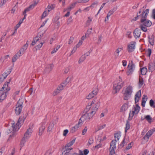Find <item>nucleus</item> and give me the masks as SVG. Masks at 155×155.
Masks as SVG:
<instances>
[{
    "mask_svg": "<svg viewBox=\"0 0 155 155\" xmlns=\"http://www.w3.org/2000/svg\"><path fill=\"white\" fill-rule=\"evenodd\" d=\"M100 105L99 100L96 98H95L91 102L88 103V105L84 110V114L80 119L83 121H89L95 114Z\"/></svg>",
    "mask_w": 155,
    "mask_h": 155,
    "instance_id": "obj_1",
    "label": "nucleus"
},
{
    "mask_svg": "<svg viewBox=\"0 0 155 155\" xmlns=\"http://www.w3.org/2000/svg\"><path fill=\"white\" fill-rule=\"evenodd\" d=\"M25 118H21V116L20 117L18 120L17 123L15 124L14 123H12V126H11L7 131L8 134L11 133L9 135V139L10 138H12L15 137L16 135V132L19 129L21 125L20 124L23 123Z\"/></svg>",
    "mask_w": 155,
    "mask_h": 155,
    "instance_id": "obj_2",
    "label": "nucleus"
},
{
    "mask_svg": "<svg viewBox=\"0 0 155 155\" xmlns=\"http://www.w3.org/2000/svg\"><path fill=\"white\" fill-rule=\"evenodd\" d=\"M149 9H147L143 11L141 14L140 15V21L141 24L146 27H150L152 25V22L148 20L147 19V17L149 13Z\"/></svg>",
    "mask_w": 155,
    "mask_h": 155,
    "instance_id": "obj_3",
    "label": "nucleus"
},
{
    "mask_svg": "<svg viewBox=\"0 0 155 155\" xmlns=\"http://www.w3.org/2000/svg\"><path fill=\"white\" fill-rule=\"evenodd\" d=\"M114 81L113 87V92L114 94L118 92L120 90L123 86L124 82L122 79L120 78Z\"/></svg>",
    "mask_w": 155,
    "mask_h": 155,
    "instance_id": "obj_4",
    "label": "nucleus"
},
{
    "mask_svg": "<svg viewBox=\"0 0 155 155\" xmlns=\"http://www.w3.org/2000/svg\"><path fill=\"white\" fill-rule=\"evenodd\" d=\"M32 132V130L31 128H29L26 131L24 134V137L21 141L20 144V147L21 148L20 149L24 146L27 140L30 137Z\"/></svg>",
    "mask_w": 155,
    "mask_h": 155,
    "instance_id": "obj_5",
    "label": "nucleus"
},
{
    "mask_svg": "<svg viewBox=\"0 0 155 155\" xmlns=\"http://www.w3.org/2000/svg\"><path fill=\"white\" fill-rule=\"evenodd\" d=\"M10 82L5 84L2 88L0 90V100L3 101L5 99L6 97V93L10 90L9 88H8V85Z\"/></svg>",
    "mask_w": 155,
    "mask_h": 155,
    "instance_id": "obj_6",
    "label": "nucleus"
},
{
    "mask_svg": "<svg viewBox=\"0 0 155 155\" xmlns=\"http://www.w3.org/2000/svg\"><path fill=\"white\" fill-rule=\"evenodd\" d=\"M132 92V88L130 86H128L123 91L124 99V100H128L131 96Z\"/></svg>",
    "mask_w": 155,
    "mask_h": 155,
    "instance_id": "obj_7",
    "label": "nucleus"
},
{
    "mask_svg": "<svg viewBox=\"0 0 155 155\" xmlns=\"http://www.w3.org/2000/svg\"><path fill=\"white\" fill-rule=\"evenodd\" d=\"M21 101V100H19L16 105L15 111V113L17 115H19L20 114L22 110L23 102Z\"/></svg>",
    "mask_w": 155,
    "mask_h": 155,
    "instance_id": "obj_8",
    "label": "nucleus"
},
{
    "mask_svg": "<svg viewBox=\"0 0 155 155\" xmlns=\"http://www.w3.org/2000/svg\"><path fill=\"white\" fill-rule=\"evenodd\" d=\"M135 65L132 61L131 63L129 64L128 65L127 74L128 75L131 74L135 70Z\"/></svg>",
    "mask_w": 155,
    "mask_h": 155,
    "instance_id": "obj_9",
    "label": "nucleus"
},
{
    "mask_svg": "<svg viewBox=\"0 0 155 155\" xmlns=\"http://www.w3.org/2000/svg\"><path fill=\"white\" fill-rule=\"evenodd\" d=\"M116 140H112L110 144L109 155H115L114 149L116 148Z\"/></svg>",
    "mask_w": 155,
    "mask_h": 155,
    "instance_id": "obj_10",
    "label": "nucleus"
},
{
    "mask_svg": "<svg viewBox=\"0 0 155 155\" xmlns=\"http://www.w3.org/2000/svg\"><path fill=\"white\" fill-rule=\"evenodd\" d=\"M136 42L134 41H131L129 44L127 46V50L129 52L133 51L135 48Z\"/></svg>",
    "mask_w": 155,
    "mask_h": 155,
    "instance_id": "obj_11",
    "label": "nucleus"
},
{
    "mask_svg": "<svg viewBox=\"0 0 155 155\" xmlns=\"http://www.w3.org/2000/svg\"><path fill=\"white\" fill-rule=\"evenodd\" d=\"M98 91V89L97 88H94L92 92L89 93L88 95L86 97V98L88 99H91L97 94Z\"/></svg>",
    "mask_w": 155,
    "mask_h": 155,
    "instance_id": "obj_12",
    "label": "nucleus"
},
{
    "mask_svg": "<svg viewBox=\"0 0 155 155\" xmlns=\"http://www.w3.org/2000/svg\"><path fill=\"white\" fill-rule=\"evenodd\" d=\"M155 131V128L149 130L146 134L144 136L143 139L144 140H148L149 137L152 135L153 132Z\"/></svg>",
    "mask_w": 155,
    "mask_h": 155,
    "instance_id": "obj_13",
    "label": "nucleus"
},
{
    "mask_svg": "<svg viewBox=\"0 0 155 155\" xmlns=\"http://www.w3.org/2000/svg\"><path fill=\"white\" fill-rule=\"evenodd\" d=\"M45 124L44 123H42L39 128L38 135L39 136L42 135L45 128Z\"/></svg>",
    "mask_w": 155,
    "mask_h": 155,
    "instance_id": "obj_14",
    "label": "nucleus"
},
{
    "mask_svg": "<svg viewBox=\"0 0 155 155\" xmlns=\"http://www.w3.org/2000/svg\"><path fill=\"white\" fill-rule=\"evenodd\" d=\"M56 124V123L53 121H51L48 127L47 132H51L52 130L54 127V125Z\"/></svg>",
    "mask_w": 155,
    "mask_h": 155,
    "instance_id": "obj_15",
    "label": "nucleus"
},
{
    "mask_svg": "<svg viewBox=\"0 0 155 155\" xmlns=\"http://www.w3.org/2000/svg\"><path fill=\"white\" fill-rule=\"evenodd\" d=\"M54 67V65L52 64H47L45 70V72L49 73L53 69Z\"/></svg>",
    "mask_w": 155,
    "mask_h": 155,
    "instance_id": "obj_16",
    "label": "nucleus"
},
{
    "mask_svg": "<svg viewBox=\"0 0 155 155\" xmlns=\"http://www.w3.org/2000/svg\"><path fill=\"white\" fill-rule=\"evenodd\" d=\"M141 34L140 30L137 28H136L134 32V36L136 38L140 37Z\"/></svg>",
    "mask_w": 155,
    "mask_h": 155,
    "instance_id": "obj_17",
    "label": "nucleus"
},
{
    "mask_svg": "<svg viewBox=\"0 0 155 155\" xmlns=\"http://www.w3.org/2000/svg\"><path fill=\"white\" fill-rule=\"evenodd\" d=\"M148 70L149 72H151L155 70V62H151L149 64Z\"/></svg>",
    "mask_w": 155,
    "mask_h": 155,
    "instance_id": "obj_18",
    "label": "nucleus"
},
{
    "mask_svg": "<svg viewBox=\"0 0 155 155\" xmlns=\"http://www.w3.org/2000/svg\"><path fill=\"white\" fill-rule=\"evenodd\" d=\"M141 97V91L139 90L137 92L135 97V103L138 102L139 101L140 98Z\"/></svg>",
    "mask_w": 155,
    "mask_h": 155,
    "instance_id": "obj_19",
    "label": "nucleus"
},
{
    "mask_svg": "<svg viewBox=\"0 0 155 155\" xmlns=\"http://www.w3.org/2000/svg\"><path fill=\"white\" fill-rule=\"evenodd\" d=\"M117 9V7L114 8L110 10L108 12L107 18V20L109 19V17L111 15H113Z\"/></svg>",
    "mask_w": 155,
    "mask_h": 155,
    "instance_id": "obj_20",
    "label": "nucleus"
},
{
    "mask_svg": "<svg viewBox=\"0 0 155 155\" xmlns=\"http://www.w3.org/2000/svg\"><path fill=\"white\" fill-rule=\"evenodd\" d=\"M128 142V140L127 139H124L121 143L119 145V147L120 148H121L123 147L125 145L127 144Z\"/></svg>",
    "mask_w": 155,
    "mask_h": 155,
    "instance_id": "obj_21",
    "label": "nucleus"
},
{
    "mask_svg": "<svg viewBox=\"0 0 155 155\" xmlns=\"http://www.w3.org/2000/svg\"><path fill=\"white\" fill-rule=\"evenodd\" d=\"M67 84V83L66 82L62 83L58 86L57 89L59 90V91H60L64 89V88L66 86Z\"/></svg>",
    "mask_w": 155,
    "mask_h": 155,
    "instance_id": "obj_22",
    "label": "nucleus"
},
{
    "mask_svg": "<svg viewBox=\"0 0 155 155\" xmlns=\"http://www.w3.org/2000/svg\"><path fill=\"white\" fill-rule=\"evenodd\" d=\"M149 41L150 44L153 46L154 44V36L153 35H152L150 37V36L148 37Z\"/></svg>",
    "mask_w": 155,
    "mask_h": 155,
    "instance_id": "obj_23",
    "label": "nucleus"
},
{
    "mask_svg": "<svg viewBox=\"0 0 155 155\" xmlns=\"http://www.w3.org/2000/svg\"><path fill=\"white\" fill-rule=\"evenodd\" d=\"M65 150L62 153V155H64L70 153V151L73 149V148H68V147H65L64 148Z\"/></svg>",
    "mask_w": 155,
    "mask_h": 155,
    "instance_id": "obj_24",
    "label": "nucleus"
},
{
    "mask_svg": "<svg viewBox=\"0 0 155 155\" xmlns=\"http://www.w3.org/2000/svg\"><path fill=\"white\" fill-rule=\"evenodd\" d=\"M76 138L74 139L72 141L67 143L65 147H66L70 148V147L72 146L74 143L75 141Z\"/></svg>",
    "mask_w": 155,
    "mask_h": 155,
    "instance_id": "obj_25",
    "label": "nucleus"
},
{
    "mask_svg": "<svg viewBox=\"0 0 155 155\" xmlns=\"http://www.w3.org/2000/svg\"><path fill=\"white\" fill-rule=\"evenodd\" d=\"M140 71L141 73V74L142 75H145L146 74L147 71V68L145 67H143L140 68Z\"/></svg>",
    "mask_w": 155,
    "mask_h": 155,
    "instance_id": "obj_26",
    "label": "nucleus"
},
{
    "mask_svg": "<svg viewBox=\"0 0 155 155\" xmlns=\"http://www.w3.org/2000/svg\"><path fill=\"white\" fill-rule=\"evenodd\" d=\"M140 110V107L139 106L138 104H136V107H134V110H133L134 111L135 113L136 114H137Z\"/></svg>",
    "mask_w": 155,
    "mask_h": 155,
    "instance_id": "obj_27",
    "label": "nucleus"
},
{
    "mask_svg": "<svg viewBox=\"0 0 155 155\" xmlns=\"http://www.w3.org/2000/svg\"><path fill=\"white\" fill-rule=\"evenodd\" d=\"M77 2H75L71 4L69 6L67 10L68 11H70L72 9L74 8Z\"/></svg>",
    "mask_w": 155,
    "mask_h": 155,
    "instance_id": "obj_28",
    "label": "nucleus"
},
{
    "mask_svg": "<svg viewBox=\"0 0 155 155\" xmlns=\"http://www.w3.org/2000/svg\"><path fill=\"white\" fill-rule=\"evenodd\" d=\"M146 26H145L144 25L141 24L140 25V28L143 31L146 32L147 31V28Z\"/></svg>",
    "mask_w": 155,
    "mask_h": 155,
    "instance_id": "obj_29",
    "label": "nucleus"
},
{
    "mask_svg": "<svg viewBox=\"0 0 155 155\" xmlns=\"http://www.w3.org/2000/svg\"><path fill=\"white\" fill-rule=\"evenodd\" d=\"M128 107L127 105L126 104H124L123 106H122L120 110L121 111L124 112L127 109Z\"/></svg>",
    "mask_w": 155,
    "mask_h": 155,
    "instance_id": "obj_30",
    "label": "nucleus"
},
{
    "mask_svg": "<svg viewBox=\"0 0 155 155\" xmlns=\"http://www.w3.org/2000/svg\"><path fill=\"white\" fill-rule=\"evenodd\" d=\"M38 37H35L34 38V40L31 43V45L32 46L34 45L35 44H38V42H39L38 40Z\"/></svg>",
    "mask_w": 155,
    "mask_h": 155,
    "instance_id": "obj_31",
    "label": "nucleus"
},
{
    "mask_svg": "<svg viewBox=\"0 0 155 155\" xmlns=\"http://www.w3.org/2000/svg\"><path fill=\"white\" fill-rule=\"evenodd\" d=\"M122 49V48H117L115 51V56L117 57L119 56V53L120 52L121 50Z\"/></svg>",
    "mask_w": 155,
    "mask_h": 155,
    "instance_id": "obj_32",
    "label": "nucleus"
},
{
    "mask_svg": "<svg viewBox=\"0 0 155 155\" xmlns=\"http://www.w3.org/2000/svg\"><path fill=\"white\" fill-rule=\"evenodd\" d=\"M143 84V78L140 76L139 77V86L141 87Z\"/></svg>",
    "mask_w": 155,
    "mask_h": 155,
    "instance_id": "obj_33",
    "label": "nucleus"
},
{
    "mask_svg": "<svg viewBox=\"0 0 155 155\" xmlns=\"http://www.w3.org/2000/svg\"><path fill=\"white\" fill-rule=\"evenodd\" d=\"M149 104L151 107L155 108V100L154 101L152 99L150 100L149 102Z\"/></svg>",
    "mask_w": 155,
    "mask_h": 155,
    "instance_id": "obj_34",
    "label": "nucleus"
},
{
    "mask_svg": "<svg viewBox=\"0 0 155 155\" xmlns=\"http://www.w3.org/2000/svg\"><path fill=\"white\" fill-rule=\"evenodd\" d=\"M114 138H115V140H116V141L117 140H118L120 137V135L119 133L117 132L116 133H115L114 134Z\"/></svg>",
    "mask_w": 155,
    "mask_h": 155,
    "instance_id": "obj_35",
    "label": "nucleus"
},
{
    "mask_svg": "<svg viewBox=\"0 0 155 155\" xmlns=\"http://www.w3.org/2000/svg\"><path fill=\"white\" fill-rule=\"evenodd\" d=\"M83 121L80 119L79 120L78 124H76L75 126L77 127V128L78 129L79 127H81L83 124Z\"/></svg>",
    "mask_w": 155,
    "mask_h": 155,
    "instance_id": "obj_36",
    "label": "nucleus"
},
{
    "mask_svg": "<svg viewBox=\"0 0 155 155\" xmlns=\"http://www.w3.org/2000/svg\"><path fill=\"white\" fill-rule=\"evenodd\" d=\"M86 59V57L84 55H82L80 58L79 61V64H80L82 62L84 61Z\"/></svg>",
    "mask_w": 155,
    "mask_h": 155,
    "instance_id": "obj_37",
    "label": "nucleus"
},
{
    "mask_svg": "<svg viewBox=\"0 0 155 155\" xmlns=\"http://www.w3.org/2000/svg\"><path fill=\"white\" fill-rule=\"evenodd\" d=\"M130 123L128 120H127L126 122L125 129V133H126L127 130L130 129Z\"/></svg>",
    "mask_w": 155,
    "mask_h": 155,
    "instance_id": "obj_38",
    "label": "nucleus"
},
{
    "mask_svg": "<svg viewBox=\"0 0 155 155\" xmlns=\"http://www.w3.org/2000/svg\"><path fill=\"white\" fill-rule=\"evenodd\" d=\"M145 119L149 122V123H151L152 120V118L150 117L149 115H147L145 117Z\"/></svg>",
    "mask_w": 155,
    "mask_h": 155,
    "instance_id": "obj_39",
    "label": "nucleus"
},
{
    "mask_svg": "<svg viewBox=\"0 0 155 155\" xmlns=\"http://www.w3.org/2000/svg\"><path fill=\"white\" fill-rule=\"evenodd\" d=\"M92 28H91L90 29H89L87 30V31L85 34L86 37H89V35H90L92 32L91 31L92 30Z\"/></svg>",
    "mask_w": 155,
    "mask_h": 155,
    "instance_id": "obj_40",
    "label": "nucleus"
},
{
    "mask_svg": "<svg viewBox=\"0 0 155 155\" xmlns=\"http://www.w3.org/2000/svg\"><path fill=\"white\" fill-rule=\"evenodd\" d=\"M134 114H135V113L134 111L133 110L131 112H130V113L129 114V117L128 118V120H131L132 117L134 116Z\"/></svg>",
    "mask_w": 155,
    "mask_h": 155,
    "instance_id": "obj_41",
    "label": "nucleus"
},
{
    "mask_svg": "<svg viewBox=\"0 0 155 155\" xmlns=\"http://www.w3.org/2000/svg\"><path fill=\"white\" fill-rule=\"evenodd\" d=\"M134 114H135V113L134 111L133 110L131 112H130V113L129 114V117L128 118V120H131L132 117L134 116Z\"/></svg>",
    "mask_w": 155,
    "mask_h": 155,
    "instance_id": "obj_42",
    "label": "nucleus"
},
{
    "mask_svg": "<svg viewBox=\"0 0 155 155\" xmlns=\"http://www.w3.org/2000/svg\"><path fill=\"white\" fill-rule=\"evenodd\" d=\"M11 72V70H10L9 71H7V72H5V73L4 74H2V75L3 76H4V79H5V78H6V77H7V76Z\"/></svg>",
    "mask_w": 155,
    "mask_h": 155,
    "instance_id": "obj_43",
    "label": "nucleus"
},
{
    "mask_svg": "<svg viewBox=\"0 0 155 155\" xmlns=\"http://www.w3.org/2000/svg\"><path fill=\"white\" fill-rule=\"evenodd\" d=\"M78 129L77 127L75 126L71 127L70 131L71 133H73L75 132Z\"/></svg>",
    "mask_w": 155,
    "mask_h": 155,
    "instance_id": "obj_44",
    "label": "nucleus"
},
{
    "mask_svg": "<svg viewBox=\"0 0 155 155\" xmlns=\"http://www.w3.org/2000/svg\"><path fill=\"white\" fill-rule=\"evenodd\" d=\"M18 58L19 57L15 54L12 58V62H15Z\"/></svg>",
    "mask_w": 155,
    "mask_h": 155,
    "instance_id": "obj_45",
    "label": "nucleus"
},
{
    "mask_svg": "<svg viewBox=\"0 0 155 155\" xmlns=\"http://www.w3.org/2000/svg\"><path fill=\"white\" fill-rule=\"evenodd\" d=\"M60 92L59 90L57 88L55 89L53 93V95L55 96L58 94Z\"/></svg>",
    "mask_w": 155,
    "mask_h": 155,
    "instance_id": "obj_46",
    "label": "nucleus"
},
{
    "mask_svg": "<svg viewBox=\"0 0 155 155\" xmlns=\"http://www.w3.org/2000/svg\"><path fill=\"white\" fill-rule=\"evenodd\" d=\"M39 2L38 0H35L34 3L30 5V7H34Z\"/></svg>",
    "mask_w": 155,
    "mask_h": 155,
    "instance_id": "obj_47",
    "label": "nucleus"
},
{
    "mask_svg": "<svg viewBox=\"0 0 155 155\" xmlns=\"http://www.w3.org/2000/svg\"><path fill=\"white\" fill-rule=\"evenodd\" d=\"M60 47L59 46H57L54 48V49L51 52V54H53V53L56 52L58 50V49L60 48Z\"/></svg>",
    "mask_w": 155,
    "mask_h": 155,
    "instance_id": "obj_48",
    "label": "nucleus"
},
{
    "mask_svg": "<svg viewBox=\"0 0 155 155\" xmlns=\"http://www.w3.org/2000/svg\"><path fill=\"white\" fill-rule=\"evenodd\" d=\"M28 41H27L26 43V44L24 45L22 47V48L23 49H24V50H26L27 49V48L28 47Z\"/></svg>",
    "mask_w": 155,
    "mask_h": 155,
    "instance_id": "obj_49",
    "label": "nucleus"
},
{
    "mask_svg": "<svg viewBox=\"0 0 155 155\" xmlns=\"http://www.w3.org/2000/svg\"><path fill=\"white\" fill-rule=\"evenodd\" d=\"M147 99V97L146 95H144L143 96L142 101L146 102Z\"/></svg>",
    "mask_w": 155,
    "mask_h": 155,
    "instance_id": "obj_50",
    "label": "nucleus"
},
{
    "mask_svg": "<svg viewBox=\"0 0 155 155\" xmlns=\"http://www.w3.org/2000/svg\"><path fill=\"white\" fill-rule=\"evenodd\" d=\"M92 18L90 17H88L87 20L86 21V25L87 26L89 25L91 22V21Z\"/></svg>",
    "mask_w": 155,
    "mask_h": 155,
    "instance_id": "obj_51",
    "label": "nucleus"
},
{
    "mask_svg": "<svg viewBox=\"0 0 155 155\" xmlns=\"http://www.w3.org/2000/svg\"><path fill=\"white\" fill-rule=\"evenodd\" d=\"M133 142H131L130 143L128 144V146L126 147L127 150H129L133 146Z\"/></svg>",
    "mask_w": 155,
    "mask_h": 155,
    "instance_id": "obj_52",
    "label": "nucleus"
},
{
    "mask_svg": "<svg viewBox=\"0 0 155 155\" xmlns=\"http://www.w3.org/2000/svg\"><path fill=\"white\" fill-rule=\"evenodd\" d=\"M74 40V38L72 36L71 37L68 41V44L69 45L71 44L73 42Z\"/></svg>",
    "mask_w": 155,
    "mask_h": 155,
    "instance_id": "obj_53",
    "label": "nucleus"
},
{
    "mask_svg": "<svg viewBox=\"0 0 155 155\" xmlns=\"http://www.w3.org/2000/svg\"><path fill=\"white\" fill-rule=\"evenodd\" d=\"M77 48H78L76 47V46H75L74 47L72 50L71 52V53L70 55H72L76 51Z\"/></svg>",
    "mask_w": 155,
    "mask_h": 155,
    "instance_id": "obj_54",
    "label": "nucleus"
},
{
    "mask_svg": "<svg viewBox=\"0 0 155 155\" xmlns=\"http://www.w3.org/2000/svg\"><path fill=\"white\" fill-rule=\"evenodd\" d=\"M87 130V128L86 126L84 127V129L83 130L82 134L83 135H84L86 133Z\"/></svg>",
    "mask_w": 155,
    "mask_h": 155,
    "instance_id": "obj_55",
    "label": "nucleus"
},
{
    "mask_svg": "<svg viewBox=\"0 0 155 155\" xmlns=\"http://www.w3.org/2000/svg\"><path fill=\"white\" fill-rule=\"evenodd\" d=\"M106 124H104L102 125L99 126L98 127V129L97 130L102 129L106 127Z\"/></svg>",
    "mask_w": 155,
    "mask_h": 155,
    "instance_id": "obj_56",
    "label": "nucleus"
},
{
    "mask_svg": "<svg viewBox=\"0 0 155 155\" xmlns=\"http://www.w3.org/2000/svg\"><path fill=\"white\" fill-rule=\"evenodd\" d=\"M43 36V34H42L39 33L36 37H38V40L39 41L40 39Z\"/></svg>",
    "mask_w": 155,
    "mask_h": 155,
    "instance_id": "obj_57",
    "label": "nucleus"
},
{
    "mask_svg": "<svg viewBox=\"0 0 155 155\" xmlns=\"http://www.w3.org/2000/svg\"><path fill=\"white\" fill-rule=\"evenodd\" d=\"M147 54L148 56L150 57L151 53V50L150 48L148 49L147 51Z\"/></svg>",
    "mask_w": 155,
    "mask_h": 155,
    "instance_id": "obj_58",
    "label": "nucleus"
},
{
    "mask_svg": "<svg viewBox=\"0 0 155 155\" xmlns=\"http://www.w3.org/2000/svg\"><path fill=\"white\" fill-rule=\"evenodd\" d=\"M23 20H20L19 21L18 23L16 25V27L17 28H18L20 26L21 24L22 23Z\"/></svg>",
    "mask_w": 155,
    "mask_h": 155,
    "instance_id": "obj_59",
    "label": "nucleus"
},
{
    "mask_svg": "<svg viewBox=\"0 0 155 155\" xmlns=\"http://www.w3.org/2000/svg\"><path fill=\"white\" fill-rule=\"evenodd\" d=\"M101 38H102V36L101 35H100V36H98V41L97 42V44H99L101 43Z\"/></svg>",
    "mask_w": 155,
    "mask_h": 155,
    "instance_id": "obj_60",
    "label": "nucleus"
},
{
    "mask_svg": "<svg viewBox=\"0 0 155 155\" xmlns=\"http://www.w3.org/2000/svg\"><path fill=\"white\" fill-rule=\"evenodd\" d=\"M72 16H70V17L68 19L67 21L68 24H69L70 23H71L72 21Z\"/></svg>",
    "mask_w": 155,
    "mask_h": 155,
    "instance_id": "obj_61",
    "label": "nucleus"
},
{
    "mask_svg": "<svg viewBox=\"0 0 155 155\" xmlns=\"http://www.w3.org/2000/svg\"><path fill=\"white\" fill-rule=\"evenodd\" d=\"M43 44V43L42 42H41L39 44H38V45H37L36 47L37 48L39 49L42 47Z\"/></svg>",
    "mask_w": 155,
    "mask_h": 155,
    "instance_id": "obj_62",
    "label": "nucleus"
},
{
    "mask_svg": "<svg viewBox=\"0 0 155 155\" xmlns=\"http://www.w3.org/2000/svg\"><path fill=\"white\" fill-rule=\"evenodd\" d=\"M83 42L82 41L80 40L78 44L76 45V47L78 48L79 47L82 45Z\"/></svg>",
    "mask_w": 155,
    "mask_h": 155,
    "instance_id": "obj_63",
    "label": "nucleus"
},
{
    "mask_svg": "<svg viewBox=\"0 0 155 155\" xmlns=\"http://www.w3.org/2000/svg\"><path fill=\"white\" fill-rule=\"evenodd\" d=\"M23 54L22 53H21V52H20V51H19L16 54L18 57L19 58L20 57L21 55H22Z\"/></svg>",
    "mask_w": 155,
    "mask_h": 155,
    "instance_id": "obj_64",
    "label": "nucleus"
}]
</instances>
